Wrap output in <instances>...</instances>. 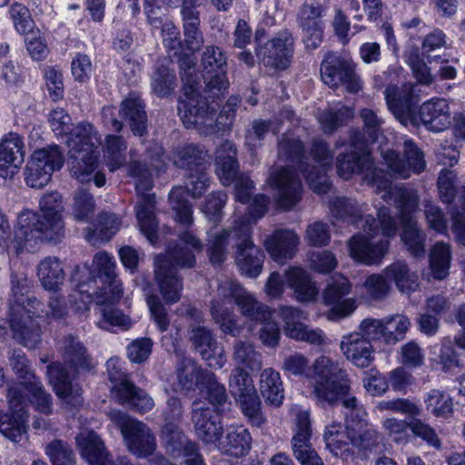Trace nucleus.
<instances>
[{
	"mask_svg": "<svg viewBox=\"0 0 465 465\" xmlns=\"http://www.w3.org/2000/svg\"><path fill=\"white\" fill-rule=\"evenodd\" d=\"M365 204H359L351 198L334 196L328 202L329 210L333 218L338 221L351 223L356 227L363 222V231L369 237L357 233L348 242L351 258L365 265H378L387 254L391 242L389 239H381L373 242L371 238L376 235L381 229L383 236L390 238L396 235L398 225L395 218L391 214L388 207L378 208L377 220L371 215L363 219Z\"/></svg>",
	"mask_w": 465,
	"mask_h": 465,
	"instance_id": "nucleus-1",
	"label": "nucleus"
},
{
	"mask_svg": "<svg viewBox=\"0 0 465 465\" xmlns=\"http://www.w3.org/2000/svg\"><path fill=\"white\" fill-rule=\"evenodd\" d=\"M270 199L264 194L255 195L250 207L249 216L242 217L227 229L208 232V256L214 265L223 263L228 254L227 246L232 242L235 247V262L242 273L251 278L257 277L262 269L264 254L252 240V220L256 222L268 210Z\"/></svg>",
	"mask_w": 465,
	"mask_h": 465,
	"instance_id": "nucleus-2",
	"label": "nucleus"
},
{
	"mask_svg": "<svg viewBox=\"0 0 465 465\" xmlns=\"http://www.w3.org/2000/svg\"><path fill=\"white\" fill-rule=\"evenodd\" d=\"M39 208L42 216L30 209L19 213L16 237L20 245L37 247L45 242H58L64 236L62 194L56 191L44 194L39 200Z\"/></svg>",
	"mask_w": 465,
	"mask_h": 465,
	"instance_id": "nucleus-3",
	"label": "nucleus"
},
{
	"mask_svg": "<svg viewBox=\"0 0 465 465\" xmlns=\"http://www.w3.org/2000/svg\"><path fill=\"white\" fill-rule=\"evenodd\" d=\"M48 123L55 135L69 134L66 143L73 176L81 181L90 179L95 163L94 147L100 143L94 126L88 123H80L72 128V118L62 107H54L50 111Z\"/></svg>",
	"mask_w": 465,
	"mask_h": 465,
	"instance_id": "nucleus-4",
	"label": "nucleus"
},
{
	"mask_svg": "<svg viewBox=\"0 0 465 465\" xmlns=\"http://www.w3.org/2000/svg\"><path fill=\"white\" fill-rule=\"evenodd\" d=\"M97 281L103 285L99 292L111 293L113 300L122 298L123 288L116 273L115 260L104 251L94 254L91 268L77 266L73 272L71 283L74 290L69 294V301L77 312L89 310V305L94 301Z\"/></svg>",
	"mask_w": 465,
	"mask_h": 465,
	"instance_id": "nucleus-5",
	"label": "nucleus"
},
{
	"mask_svg": "<svg viewBox=\"0 0 465 465\" xmlns=\"http://www.w3.org/2000/svg\"><path fill=\"white\" fill-rule=\"evenodd\" d=\"M59 351L64 364L54 362L48 366L47 374L55 394L72 407L83 403L82 388L74 382V373L80 371H90L95 366L93 358L77 337L67 335L59 341Z\"/></svg>",
	"mask_w": 465,
	"mask_h": 465,
	"instance_id": "nucleus-6",
	"label": "nucleus"
},
{
	"mask_svg": "<svg viewBox=\"0 0 465 465\" xmlns=\"http://www.w3.org/2000/svg\"><path fill=\"white\" fill-rule=\"evenodd\" d=\"M146 160L149 161L151 169L147 163L140 161L131 162L128 166L130 176L136 178L135 189L141 199L136 206V219L141 232L147 238L152 245L157 242L158 222L155 216V195L146 193L153 187L152 170L159 173L167 165L171 160L164 154L163 148L154 143L146 150Z\"/></svg>",
	"mask_w": 465,
	"mask_h": 465,
	"instance_id": "nucleus-7",
	"label": "nucleus"
},
{
	"mask_svg": "<svg viewBox=\"0 0 465 465\" xmlns=\"http://www.w3.org/2000/svg\"><path fill=\"white\" fill-rule=\"evenodd\" d=\"M278 154L281 159L295 164L303 174L310 188L318 194L327 193L331 183L326 173L331 167L332 153L329 145L323 140L312 142L311 154L318 165H310L307 161L304 145L302 141L292 134H284L278 145Z\"/></svg>",
	"mask_w": 465,
	"mask_h": 465,
	"instance_id": "nucleus-8",
	"label": "nucleus"
},
{
	"mask_svg": "<svg viewBox=\"0 0 465 465\" xmlns=\"http://www.w3.org/2000/svg\"><path fill=\"white\" fill-rule=\"evenodd\" d=\"M336 169L338 175L345 180L355 173L361 174L365 183L376 186V193H382L384 201L391 198V180L387 173L374 166L369 142L360 131L351 133L348 146L336 158Z\"/></svg>",
	"mask_w": 465,
	"mask_h": 465,
	"instance_id": "nucleus-9",
	"label": "nucleus"
},
{
	"mask_svg": "<svg viewBox=\"0 0 465 465\" xmlns=\"http://www.w3.org/2000/svg\"><path fill=\"white\" fill-rule=\"evenodd\" d=\"M241 103L239 96H231L214 119L216 108L207 99L192 96L178 105V114L186 128H196L200 134L208 135L231 129L235 113Z\"/></svg>",
	"mask_w": 465,
	"mask_h": 465,
	"instance_id": "nucleus-10",
	"label": "nucleus"
},
{
	"mask_svg": "<svg viewBox=\"0 0 465 465\" xmlns=\"http://www.w3.org/2000/svg\"><path fill=\"white\" fill-rule=\"evenodd\" d=\"M196 262L192 250L179 244L170 246L164 254L154 260V277L159 291L167 303L177 302L182 295L183 281L177 268H192Z\"/></svg>",
	"mask_w": 465,
	"mask_h": 465,
	"instance_id": "nucleus-11",
	"label": "nucleus"
},
{
	"mask_svg": "<svg viewBox=\"0 0 465 465\" xmlns=\"http://www.w3.org/2000/svg\"><path fill=\"white\" fill-rule=\"evenodd\" d=\"M313 395L321 402L334 404L347 395L350 385L339 362L327 356L318 357L307 373Z\"/></svg>",
	"mask_w": 465,
	"mask_h": 465,
	"instance_id": "nucleus-12",
	"label": "nucleus"
},
{
	"mask_svg": "<svg viewBox=\"0 0 465 465\" xmlns=\"http://www.w3.org/2000/svg\"><path fill=\"white\" fill-rule=\"evenodd\" d=\"M395 204L402 225L401 242L411 255L419 257L425 253L426 234L419 228L413 213L417 210L419 197L413 189L401 187L395 193Z\"/></svg>",
	"mask_w": 465,
	"mask_h": 465,
	"instance_id": "nucleus-13",
	"label": "nucleus"
},
{
	"mask_svg": "<svg viewBox=\"0 0 465 465\" xmlns=\"http://www.w3.org/2000/svg\"><path fill=\"white\" fill-rule=\"evenodd\" d=\"M28 381L11 385L7 391L9 411L0 414V433L15 444L24 445L28 438L25 391Z\"/></svg>",
	"mask_w": 465,
	"mask_h": 465,
	"instance_id": "nucleus-14",
	"label": "nucleus"
},
{
	"mask_svg": "<svg viewBox=\"0 0 465 465\" xmlns=\"http://www.w3.org/2000/svg\"><path fill=\"white\" fill-rule=\"evenodd\" d=\"M345 409L344 416L348 422L349 440L365 457L376 453L382 449V435L373 427L366 426L365 412L359 405L355 397L351 396L342 401Z\"/></svg>",
	"mask_w": 465,
	"mask_h": 465,
	"instance_id": "nucleus-15",
	"label": "nucleus"
},
{
	"mask_svg": "<svg viewBox=\"0 0 465 465\" xmlns=\"http://www.w3.org/2000/svg\"><path fill=\"white\" fill-rule=\"evenodd\" d=\"M245 289L233 279L220 281L217 293L211 305V314L214 322L224 333L236 336L239 334L237 316L233 312V305L239 300Z\"/></svg>",
	"mask_w": 465,
	"mask_h": 465,
	"instance_id": "nucleus-16",
	"label": "nucleus"
},
{
	"mask_svg": "<svg viewBox=\"0 0 465 465\" xmlns=\"http://www.w3.org/2000/svg\"><path fill=\"white\" fill-rule=\"evenodd\" d=\"M106 365L109 379L114 383L113 391L122 405L139 413H146L153 409V399L127 379L117 359H110Z\"/></svg>",
	"mask_w": 465,
	"mask_h": 465,
	"instance_id": "nucleus-17",
	"label": "nucleus"
},
{
	"mask_svg": "<svg viewBox=\"0 0 465 465\" xmlns=\"http://www.w3.org/2000/svg\"><path fill=\"white\" fill-rule=\"evenodd\" d=\"M110 417L120 428L128 450L134 455L146 458L153 453L156 449L155 438L144 423L116 410L110 412Z\"/></svg>",
	"mask_w": 465,
	"mask_h": 465,
	"instance_id": "nucleus-18",
	"label": "nucleus"
},
{
	"mask_svg": "<svg viewBox=\"0 0 465 465\" xmlns=\"http://www.w3.org/2000/svg\"><path fill=\"white\" fill-rule=\"evenodd\" d=\"M202 67L208 98L213 104L229 87L225 53L218 46H206L202 55Z\"/></svg>",
	"mask_w": 465,
	"mask_h": 465,
	"instance_id": "nucleus-19",
	"label": "nucleus"
},
{
	"mask_svg": "<svg viewBox=\"0 0 465 465\" xmlns=\"http://www.w3.org/2000/svg\"><path fill=\"white\" fill-rule=\"evenodd\" d=\"M64 164V155L57 145H51L34 152L25 172V183L33 188H41L51 180L54 172Z\"/></svg>",
	"mask_w": 465,
	"mask_h": 465,
	"instance_id": "nucleus-20",
	"label": "nucleus"
},
{
	"mask_svg": "<svg viewBox=\"0 0 465 465\" xmlns=\"http://www.w3.org/2000/svg\"><path fill=\"white\" fill-rule=\"evenodd\" d=\"M381 156L390 171V173H387L390 179L391 177L406 179L412 173H421L426 167L423 152L411 139L404 141V158L393 150L382 152Z\"/></svg>",
	"mask_w": 465,
	"mask_h": 465,
	"instance_id": "nucleus-21",
	"label": "nucleus"
},
{
	"mask_svg": "<svg viewBox=\"0 0 465 465\" xmlns=\"http://www.w3.org/2000/svg\"><path fill=\"white\" fill-rule=\"evenodd\" d=\"M295 39L284 29L257 48V56L264 66L283 70L289 66L294 53Z\"/></svg>",
	"mask_w": 465,
	"mask_h": 465,
	"instance_id": "nucleus-22",
	"label": "nucleus"
},
{
	"mask_svg": "<svg viewBox=\"0 0 465 465\" xmlns=\"http://www.w3.org/2000/svg\"><path fill=\"white\" fill-rule=\"evenodd\" d=\"M321 77L325 84L332 88L342 84L350 93H357L361 89L351 63L333 53L327 54L323 58Z\"/></svg>",
	"mask_w": 465,
	"mask_h": 465,
	"instance_id": "nucleus-23",
	"label": "nucleus"
},
{
	"mask_svg": "<svg viewBox=\"0 0 465 465\" xmlns=\"http://www.w3.org/2000/svg\"><path fill=\"white\" fill-rule=\"evenodd\" d=\"M351 285L347 278L341 274L333 275L323 292L325 303L333 305L328 312L331 321H339L349 317L356 310L353 298H344L351 292Z\"/></svg>",
	"mask_w": 465,
	"mask_h": 465,
	"instance_id": "nucleus-24",
	"label": "nucleus"
},
{
	"mask_svg": "<svg viewBox=\"0 0 465 465\" xmlns=\"http://www.w3.org/2000/svg\"><path fill=\"white\" fill-rule=\"evenodd\" d=\"M312 430L308 411L296 414L294 433L292 439L293 455L301 465H325L311 443Z\"/></svg>",
	"mask_w": 465,
	"mask_h": 465,
	"instance_id": "nucleus-25",
	"label": "nucleus"
},
{
	"mask_svg": "<svg viewBox=\"0 0 465 465\" xmlns=\"http://www.w3.org/2000/svg\"><path fill=\"white\" fill-rule=\"evenodd\" d=\"M269 184L277 190L276 202L282 210H291L302 199L301 179L290 167L272 171L268 178Z\"/></svg>",
	"mask_w": 465,
	"mask_h": 465,
	"instance_id": "nucleus-26",
	"label": "nucleus"
},
{
	"mask_svg": "<svg viewBox=\"0 0 465 465\" xmlns=\"http://www.w3.org/2000/svg\"><path fill=\"white\" fill-rule=\"evenodd\" d=\"M280 316L284 322V331L288 337L312 345L324 343L326 337L322 330L311 329L301 322L306 319L302 310L292 306H282L280 308Z\"/></svg>",
	"mask_w": 465,
	"mask_h": 465,
	"instance_id": "nucleus-27",
	"label": "nucleus"
},
{
	"mask_svg": "<svg viewBox=\"0 0 465 465\" xmlns=\"http://www.w3.org/2000/svg\"><path fill=\"white\" fill-rule=\"evenodd\" d=\"M24 137L15 132L4 134L0 140V177H12L25 162Z\"/></svg>",
	"mask_w": 465,
	"mask_h": 465,
	"instance_id": "nucleus-28",
	"label": "nucleus"
},
{
	"mask_svg": "<svg viewBox=\"0 0 465 465\" xmlns=\"http://www.w3.org/2000/svg\"><path fill=\"white\" fill-rule=\"evenodd\" d=\"M190 341L211 368L221 369L224 366L227 361L224 349L208 328L200 325L193 327Z\"/></svg>",
	"mask_w": 465,
	"mask_h": 465,
	"instance_id": "nucleus-29",
	"label": "nucleus"
},
{
	"mask_svg": "<svg viewBox=\"0 0 465 465\" xmlns=\"http://www.w3.org/2000/svg\"><path fill=\"white\" fill-rule=\"evenodd\" d=\"M222 413L206 406L204 402L193 401V421L198 437L205 443H216L223 432Z\"/></svg>",
	"mask_w": 465,
	"mask_h": 465,
	"instance_id": "nucleus-30",
	"label": "nucleus"
},
{
	"mask_svg": "<svg viewBox=\"0 0 465 465\" xmlns=\"http://www.w3.org/2000/svg\"><path fill=\"white\" fill-rule=\"evenodd\" d=\"M75 440L82 457L90 465H132L125 457H121L116 461L112 460L104 449L103 441L92 430L80 432Z\"/></svg>",
	"mask_w": 465,
	"mask_h": 465,
	"instance_id": "nucleus-31",
	"label": "nucleus"
},
{
	"mask_svg": "<svg viewBox=\"0 0 465 465\" xmlns=\"http://www.w3.org/2000/svg\"><path fill=\"white\" fill-rule=\"evenodd\" d=\"M119 300H113L111 293L107 292H95L94 301L98 306L96 313L99 315L96 324L100 329L110 330L112 327H118L126 331L132 327L133 322L129 315L114 306Z\"/></svg>",
	"mask_w": 465,
	"mask_h": 465,
	"instance_id": "nucleus-32",
	"label": "nucleus"
},
{
	"mask_svg": "<svg viewBox=\"0 0 465 465\" xmlns=\"http://www.w3.org/2000/svg\"><path fill=\"white\" fill-rule=\"evenodd\" d=\"M384 94L389 110L401 123L406 124L414 116L417 100L411 84H404L401 89L389 85Z\"/></svg>",
	"mask_w": 465,
	"mask_h": 465,
	"instance_id": "nucleus-33",
	"label": "nucleus"
},
{
	"mask_svg": "<svg viewBox=\"0 0 465 465\" xmlns=\"http://www.w3.org/2000/svg\"><path fill=\"white\" fill-rule=\"evenodd\" d=\"M422 124L430 131L440 133L451 124V114L447 100L432 98L421 104L419 110Z\"/></svg>",
	"mask_w": 465,
	"mask_h": 465,
	"instance_id": "nucleus-34",
	"label": "nucleus"
},
{
	"mask_svg": "<svg viewBox=\"0 0 465 465\" xmlns=\"http://www.w3.org/2000/svg\"><path fill=\"white\" fill-rule=\"evenodd\" d=\"M340 349L348 361L360 368L370 366L374 359L371 343L355 332L342 336Z\"/></svg>",
	"mask_w": 465,
	"mask_h": 465,
	"instance_id": "nucleus-35",
	"label": "nucleus"
},
{
	"mask_svg": "<svg viewBox=\"0 0 465 465\" xmlns=\"http://www.w3.org/2000/svg\"><path fill=\"white\" fill-rule=\"evenodd\" d=\"M237 150L231 141H224L215 152V172L221 183L228 186L239 174V164L236 160Z\"/></svg>",
	"mask_w": 465,
	"mask_h": 465,
	"instance_id": "nucleus-36",
	"label": "nucleus"
},
{
	"mask_svg": "<svg viewBox=\"0 0 465 465\" xmlns=\"http://www.w3.org/2000/svg\"><path fill=\"white\" fill-rule=\"evenodd\" d=\"M200 0H183L182 4L181 15L183 21L184 42L183 46L193 53L198 50L203 44V36L199 31L200 18L199 12L196 10Z\"/></svg>",
	"mask_w": 465,
	"mask_h": 465,
	"instance_id": "nucleus-37",
	"label": "nucleus"
},
{
	"mask_svg": "<svg viewBox=\"0 0 465 465\" xmlns=\"http://www.w3.org/2000/svg\"><path fill=\"white\" fill-rule=\"evenodd\" d=\"M298 242L299 238L293 231L276 230L272 235L267 236L264 247L274 261L281 262L282 260L292 258Z\"/></svg>",
	"mask_w": 465,
	"mask_h": 465,
	"instance_id": "nucleus-38",
	"label": "nucleus"
},
{
	"mask_svg": "<svg viewBox=\"0 0 465 465\" xmlns=\"http://www.w3.org/2000/svg\"><path fill=\"white\" fill-rule=\"evenodd\" d=\"M37 277L43 288L56 292L65 281V272L60 259L47 256L42 259L36 268Z\"/></svg>",
	"mask_w": 465,
	"mask_h": 465,
	"instance_id": "nucleus-39",
	"label": "nucleus"
},
{
	"mask_svg": "<svg viewBox=\"0 0 465 465\" xmlns=\"http://www.w3.org/2000/svg\"><path fill=\"white\" fill-rule=\"evenodd\" d=\"M10 328L14 339L27 348H35L41 340L40 324L34 319H25V315L13 312Z\"/></svg>",
	"mask_w": 465,
	"mask_h": 465,
	"instance_id": "nucleus-40",
	"label": "nucleus"
},
{
	"mask_svg": "<svg viewBox=\"0 0 465 465\" xmlns=\"http://www.w3.org/2000/svg\"><path fill=\"white\" fill-rule=\"evenodd\" d=\"M172 160L178 168L198 171L206 169L208 153L203 146L190 143L177 149Z\"/></svg>",
	"mask_w": 465,
	"mask_h": 465,
	"instance_id": "nucleus-41",
	"label": "nucleus"
},
{
	"mask_svg": "<svg viewBox=\"0 0 465 465\" xmlns=\"http://www.w3.org/2000/svg\"><path fill=\"white\" fill-rule=\"evenodd\" d=\"M288 285L293 290L297 301L312 302L313 301L319 291L308 273L301 268H291L285 273Z\"/></svg>",
	"mask_w": 465,
	"mask_h": 465,
	"instance_id": "nucleus-42",
	"label": "nucleus"
},
{
	"mask_svg": "<svg viewBox=\"0 0 465 465\" xmlns=\"http://www.w3.org/2000/svg\"><path fill=\"white\" fill-rule=\"evenodd\" d=\"M259 390L267 404L282 405L284 394L281 375L272 368L264 369L260 374Z\"/></svg>",
	"mask_w": 465,
	"mask_h": 465,
	"instance_id": "nucleus-43",
	"label": "nucleus"
},
{
	"mask_svg": "<svg viewBox=\"0 0 465 465\" xmlns=\"http://www.w3.org/2000/svg\"><path fill=\"white\" fill-rule=\"evenodd\" d=\"M205 372L209 371L199 368L191 358H183L177 363L176 382H173V390L190 391L198 383L203 384V375Z\"/></svg>",
	"mask_w": 465,
	"mask_h": 465,
	"instance_id": "nucleus-44",
	"label": "nucleus"
},
{
	"mask_svg": "<svg viewBox=\"0 0 465 465\" xmlns=\"http://www.w3.org/2000/svg\"><path fill=\"white\" fill-rule=\"evenodd\" d=\"M251 435L242 426L229 427L224 440L219 442L218 448L234 457L246 455L251 449Z\"/></svg>",
	"mask_w": 465,
	"mask_h": 465,
	"instance_id": "nucleus-45",
	"label": "nucleus"
},
{
	"mask_svg": "<svg viewBox=\"0 0 465 465\" xmlns=\"http://www.w3.org/2000/svg\"><path fill=\"white\" fill-rule=\"evenodd\" d=\"M386 279L394 282L398 290L402 293H410L419 286L418 275L414 272H411L408 265L402 261H397L383 271Z\"/></svg>",
	"mask_w": 465,
	"mask_h": 465,
	"instance_id": "nucleus-46",
	"label": "nucleus"
},
{
	"mask_svg": "<svg viewBox=\"0 0 465 465\" xmlns=\"http://www.w3.org/2000/svg\"><path fill=\"white\" fill-rule=\"evenodd\" d=\"M120 114L129 121L134 135L143 136L147 133V117L141 100L129 98L121 104Z\"/></svg>",
	"mask_w": 465,
	"mask_h": 465,
	"instance_id": "nucleus-47",
	"label": "nucleus"
},
{
	"mask_svg": "<svg viewBox=\"0 0 465 465\" xmlns=\"http://www.w3.org/2000/svg\"><path fill=\"white\" fill-rule=\"evenodd\" d=\"M121 220L111 213H101L97 217V224L93 231H89L86 240L92 244L109 241L120 229Z\"/></svg>",
	"mask_w": 465,
	"mask_h": 465,
	"instance_id": "nucleus-48",
	"label": "nucleus"
},
{
	"mask_svg": "<svg viewBox=\"0 0 465 465\" xmlns=\"http://www.w3.org/2000/svg\"><path fill=\"white\" fill-rule=\"evenodd\" d=\"M235 304L241 313L251 321L264 322L268 321L272 315V311L269 306L257 301L253 294L246 290L243 291Z\"/></svg>",
	"mask_w": 465,
	"mask_h": 465,
	"instance_id": "nucleus-49",
	"label": "nucleus"
},
{
	"mask_svg": "<svg viewBox=\"0 0 465 465\" xmlns=\"http://www.w3.org/2000/svg\"><path fill=\"white\" fill-rule=\"evenodd\" d=\"M195 59L192 55L185 54L180 59L181 79L184 84V94L179 99L178 105L188 101L192 96L200 95L196 88L199 84V77L195 72Z\"/></svg>",
	"mask_w": 465,
	"mask_h": 465,
	"instance_id": "nucleus-50",
	"label": "nucleus"
},
{
	"mask_svg": "<svg viewBox=\"0 0 465 465\" xmlns=\"http://www.w3.org/2000/svg\"><path fill=\"white\" fill-rule=\"evenodd\" d=\"M450 261V246L445 242H436L430 253V266L435 279L443 280L448 276Z\"/></svg>",
	"mask_w": 465,
	"mask_h": 465,
	"instance_id": "nucleus-51",
	"label": "nucleus"
},
{
	"mask_svg": "<svg viewBox=\"0 0 465 465\" xmlns=\"http://www.w3.org/2000/svg\"><path fill=\"white\" fill-rule=\"evenodd\" d=\"M162 437L165 449L173 458L181 457L187 451L189 444H194L187 440L186 436L174 423H165L162 430Z\"/></svg>",
	"mask_w": 465,
	"mask_h": 465,
	"instance_id": "nucleus-52",
	"label": "nucleus"
},
{
	"mask_svg": "<svg viewBox=\"0 0 465 465\" xmlns=\"http://www.w3.org/2000/svg\"><path fill=\"white\" fill-rule=\"evenodd\" d=\"M176 74L173 69L160 64L157 65L151 76V87L159 97L170 95L176 86Z\"/></svg>",
	"mask_w": 465,
	"mask_h": 465,
	"instance_id": "nucleus-53",
	"label": "nucleus"
},
{
	"mask_svg": "<svg viewBox=\"0 0 465 465\" xmlns=\"http://www.w3.org/2000/svg\"><path fill=\"white\" fill-rule=\"evenodd\" d=\"M203 384L206 388L207 399L213 405V410L223 413L228 403V396L223 384L217 381L213 372H205L203 375Z\"/></svg>",
	"mask_w": 465,
	"mask_h": 465,
	"instance_id": "nucleus-54",
	"label": "nucleus"
},
{
	"mask_svg": "<svg viewBox=\"0 0 465 465\" xmlns=\"http://www.w3.org/2000/svg\"><path fill=\"white\" fill-rule=\"evenodd\" d=\"M353 116L351 108L341 105L337 109L328 108L322 111L318 117L319 123L325 134H332L344 125Z\"/></svg>",
	"mask_w": 465,
	"mask_h": 465,
	"instance_id": "nucleus-55",
	"label": "nucleus"
},
{
	"mask_svg": "<svg viewBox=\"0 0 465 465\" xmlns=\"http://www.w3.org/2000/svg\"><path fill=\"white\" fill-rule=\"evenodd\" d=\"M426 408L436 417H448L453 410L450 396L440 390L433 389L424 396Z\"/></svg>",
	"mask_w": 465,
	"mask_h": 465,
	"instance_id": "nucleus-56",
	"label": "nucleus"
},
{
	"mask_svg": "<svg viewBox=\"0 0 465 465\" xmlns=\"http://www.w3.org/2000/svg\"><path fill=\"white\" fill-rule=\"evenodd\" d=\"M383 322L387 344H395L401 341L411 326L409 318L399 313L384 317Z\"/></svg>",
	"mask_w": 465,
	"mask_h": 465,
	"instance_id": "nucleus-57",
	"label": "nucleus"
},
{
	"mask_svg": "<svg viewBox=\"0 0 465 465\" xmlns=\"http://www.w3.org/2000/svg\"><path fill=\"white\" fill-rule=\"evenodd\" d=\"M240 402L243 415L248 419L252 426L260 428L266 422V418L262 411V402L257 391L250 393L237 400Z\"/></svg>",
	"mask_w": 465,
	"mask_h": 465,
	"instance_id": "nucleus-58",
	"label": "nucleus"
},
{
	"mask_svg": "<svg viewBox=\"0 0 465 465\" xmlns=\"http://www.w3.org/2000/svg\"><path fill=\"white\" fill-rule=\"evenodd\" d=\"M233 361L251 371L259 370L262 366L261 354L248 342L238 341L233 347Z\"/></svg>",
	"mask_w": 465,
	"mask_h": 465,
	"instance_id": "nucleus-59",
	"label": "nucleus"
},
{
	"mask_svg": "<svg viewBox=\"0 0 465 465\" xmlns=\"http://www.w3.org/2000/svg\"><path fill=\"white\" fill-rule=\"evenodd\" d=\"M126 143L122 136L109 134L105 138V153L109 169L114 172L125 162Z\"/></svg>",
	"mask_w": 465,
	"mask_h": 465,
	"instance_id": "nucleus-60",
	"label": "nucleus"
},
{
	"mask_svg": "<svg viewBox=\"0 0 465 465\" xmlns=\"http://www.w3.org/2000/svg\"><path fill=\"white\" fill-rule=\"evenodd\" d=\"M272 129V122L269 120L256 119L253 120L245 131L244 144L253 152L261 147L263 140Z\"/></svg>",
	"mask_w": 465,
	"mask_h": 465,
	"instance_id": "nucleus-61",
	"label": "nucleus"
},
{
	"mask_svg": "<svg viewBox=\"0 0 465 465\" xmlns=\"http://www.w3.org/2000/svg\"><path fill=\"white\" fill-rule=\"evenodd\" d=\"M94 197L83 188L76 191L74 196L73 215L79 222H88L94 213Z\"/></svg>",
	"mask_w": 465,
	"mask_h": 465,
	"instance_id": "nucleus-62",
	"label": "nucleus"
},
{
	"mask_svg": "<svg viewBox=\"0 0 465 465\" xmlns=\"http://www.w3.org/2000/svg\"><path fill=\"white\" fill-rule=\"evenodd\" d=\"M229 387L236 400L256 391L251 376L240 367H236L232 371Z\"/></svg>",
	"mask_w": 465,
	"mask_h": 465,
	"instance_id": "nucleus-63",
	"label": "nucleus"
},
{
	"mask_svg": "<svg viewBox=\"0 0 465 465\" xmlns=\"http://www.w3.org/2000/svg\"><path fill=\"white\" fill-rule=\"evenodd\" d=\"M45 453L53 465H74L72 449L61 440H54L47 444Z\"/></svg>",
	"mask_w": 465,
	"mask_h": 465,
	"instance_id": "nucleus-64",
	"label": "nucleus"
}]
</instances>
